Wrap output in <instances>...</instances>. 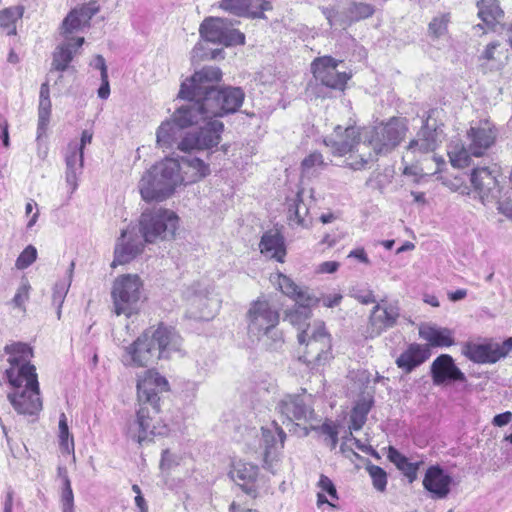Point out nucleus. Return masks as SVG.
<instances>
[{"label":"nucleus","instance_id":"f257e3e1","mask_svg":"<svg viewBox=\"0 0 512 512\" xmlns=\"http://www.w3.org/2000/svg\"><path fill=\"white\" fill-rule=\"evenodd\" d=\"M222 79V71L215 66H205L182 82L178 97L188 103L178 108V119L183 124L197 119L233 114L242 106L245 93L240 87L216 88Z\"/></svg>","mask_w":512,"mask_h":512},{"label":"nucleus","instance_id":"f03ea898","mask_svg":"<svg viewBox=\"0 0 512 512\" xmlns=\"http://www.w3.org/2000/svg\"><path fill=\"white\" fill-rule=\"evenodd\" d=\"M8 367L3 378L10 391L7 399L13 409L21 415H37L42 410V399L36 367L31 363L32 348L22 342H13L4 347Z\"/></svg>","mask_w":512,"mask_h":512},{"label":"nucleus","instance_id":"7ed1b4c3","mask_svg":"<svg viewBox=\"0 0 512 512\" xmlns=\"http://www.w3.org/2000/svg\"><path fill=\"white\" fill-rule=\"evenodd\" d=\"M168 388L167 379L155 370H146L138 377L137 395L141 404L136 417L128 423V437L141 444L151 441L154 436L168 434V426L156 418L159 413L158 394Z\"/></svg>","mask_w":512,"mask_h":512},{"label":"nucleus","instance_id":"20e7f679","mask_svg":"<svg viewBox=\"0 0 512 512\" xmlns=\"http://www.w3.org/2000/svg\"><path fill=\"white\" fill-rule=\"evenodd\" d=\"M183 339L175 328L159 324L144 330L132 343L124 347L121 362L126 367H148L174 354L183 356Z\"/></svg>","mask_w":512,"mask_h":512},{"label":"nucleus","instance_id":"39448f33","mask_svg":"<svg viewBox=\"0 0 512 512\" xmlns=\"http://www.w3.org/2000/svg\"><path fill=\"white\" fill-rule=\"evenodd\" d=\"M245 320L247 335L251 340L264 338L267 349L277 351L284 345L283 332L278 328L279 309L265 297H258L249 304Z\"/></svg>","mask_w":512,"mask_h":512},{"label":"nucleus","instance_id":"423d86ee","mask_svg":"<svg viewBox=\"0 0 512 512\" xmlns=\"http://www.w3.org/2000/svg\"><path fill=\"white\" fill-rule=\"evenodd\" d=\"M182 184L178 159L166 157L142 174L138 189L144 201L162 202L170 198Z\"/></svg>","mask_w":512,"mask_h":512},{"label":"nucleus","instance_id":"0eeeda50","mask_svg":"<svg viewBox=\"0 0 512 512\" xmlns=\"http://www.w3.org/2000/svg\"><path fill=\"white\" fill-rule=\"evenodd\" d=\"M360 128L348 126L343 128L338 125L334 131L324 138V144L330 148L335 156H346L344 166L354 171L362 170L371 161V153L366 154L362 150L366 148V141L361 143Z\"/></svg>","mask_w":512,"mask_h":512},{"label":"nucleus","instance_id":"6e6552de","mask_svg":"<svg viewBox=\"0 0 512 512\" xmlns=\"http://www.w3.org/2000/svg\"><path fill=\"white\" fill-rule=\"evenodd\" d=\"M298 341L305 346L300 360L313 370L325 366L333 358L331 336L321 322L307 325L306 329L299 332Z\"/></svg>","mask_w":512,"mask_h":512},{"label":"nucleus","instance_id":"1a4fd4ad","mask_svg":"<svg viewBox=\"0 0 512 512\" xmlns=\"http://www.w3.org/2000/svg\"><path fill=\"white\" fill-rule=\"evenodd\" d=\"M467 138L470 140L468 148L462 147L458 152L450 153V165L455 168L469 166L471 156H483L494 145L497 130L488 119L480 120L471 124Z\"/></svg>","mask_w":512,"mask_h":512},{"label":"nucleus","instance_id":"9d476101","mask_svg":"<svg viewBox=\"0 0 512 512\" xmlns=\"http://www.w3.org/2000/svg\"><path fill=\"white\" fill-rule=\"evenodd\" d=\"M174 118L181 127L199 126L198 131L185 133L179 146L181 152L190 153L194 150H211L220 143L224 124L216 116L203 117L197 119L196 122L183 124L178 119L177 109L174 112Z\"/></svg>","mask_w":512,"mask_h":512},{"label":"nucleus","instance_id":"9b49d317","mask_svg":"<svg viewBox=\"0 0 512 512\" xmlns=\"http://www.w3.org/2000/svg\"><path fill=\"white\" fill-rule=\"evenodd\" d=\"M179 218L169 209L152 208L145 210L139 219V232L146 243L170 240L178 228Z\"/></svg>","mask_w":512,"mask_h":512},{"label":"nucleus","instance_id":"f8f14e48","mask_svg":"<svg viewBox=\"0 0 512 512\" xmlns=\"http://www.w3.org/2000/svg\"><path fill=\"white\" fill-rule=\"evenodd\" d=\"M406 131L407 126L403 119L392 118L367 132L366 147H371L377 155L387 154L399 145Z\"/></svg>","mask_w":512,"mask_h":512},{"label":"nucleus","instance_id":"ddd939ff","mask_svg":"<svg viewBox=\"0 0 512 512\" xmlns=\"http://www.w3.org/2000/svg\"><path fill=\"white\" fill-rule=\"evenodd\" d=\"M143 283L138 275L119 276L113 284L112 298L117 315H132L138 309Z\"/></svg>","mask_w":512,"mask_h":512},{"label":"nucleus","instance_id":"4468645a","mask_svg":"<svg viewBox=\"0 0 512 512\" xmlns=\"http://www.w3.org/2000/svg\"><path fill=\"white\" fill-rule=\"evenodd\" d=\"M189 317L195 320H211L220 308V299L209 285L195 283L185 292Z\"/></svg>","mask_w":512,"mask_h":512},{"label":"nucleus","instance_id":"2eb2a0df","mask_svg":"<svg viewBox=\"0 0 512 512\" xmlns=\"http://www.w3.org/2000/svg\"><path fill=\"white\" fill-rule=\"evenodd\" d=\"M277 409L282 416V423L287 426L290 432L298 433L299 428L301 436L309 434L307 427H300V424L295 423L296 421L308 422L314 415V410L305 403L303 397L287 395L279 401Z\"/></svg>","mask_w":512,"mask_h":512},{"label":"nucleus","instance_id":"dca6fc26","mask_svg":"<svg viewBox=\"0 0 512 512\" xmlns=\"http://www.w3.org/2000/svg\"><path fill=\"white\" fill-rule=\"evenodd\" d=\"M512 350V337L502 343L492 339L468 342L463 347V354L478 364H494L504 358Z\"/></svg>","mask_w":512,"mask_h":512},{"label":"nucleus","instance_id":"f3484780","mask_svg":"<svg viewBox=\"0 0 512 512\" xmlns=\"http://www.w3.org/2000/svg\"><path fill=\"white\" fill-rule=\"evenodd\" d=\"M341 63V60H336L331 56H323L312 62L311 70L315 79L322 85L343 91L352 74L351 72L338 71L337 67Z\"/></svg>","mask_w":512,"mask_h":512},{"label":"nucleus","instance_id":"a211bd4d","mask_svg":"<svg viewBox=\"0 0 512 512\" xmlns=\"http://www.w3.org/2000/svg\"><path fill=\"white\" fill-rule=\"evenodd\" d=\"M145 243L136 226L129 225L126 229H123L115 244L112 266L131 262L143 252Z\"/></svg>","mask_w":512,"mask_h":512},{"label":"nucleus","instance_id":"6ab92c4d","mask_svg":"<svg viewBox=\"0 0 512 512\" xmlns=\"http://www.w3.org/2000/svg\"><path fill=\"white\" fill-rule=\"evenodd\" d=\"M201 38L193 48V58H223V50L216 45L222 44L226 47L243 45L245 34H200Z\"/></svg>","mask_w":512,"mask_h":512},{"label":"nucleus","instance_id":"aec40b11","mask_svg":"<svg viewBox=\"0 0 512 512\" xmlns=\"http://www.w3.org/2000/svg\"><path fill=\"white\" fill-rule=\"evenodd\" d=\"M499 168L496 165L476 167L470 175V183L483 204L497 198L499 192Z\"/></svg>","mask_w":512,"mask_h":512},{"label":"nucleus","instance_id":"412c9836","mask_svg":"<svg viewBox=\"0 0 512 512\" xmlns=\"http://www.w3.org/2000/svg\"><path fill=\"white\" fill-rule=\"evenodd\" d=\"M273 426L274 430L262 428V440L264 447V467L275 474L284 448L286 434L275 421L273 422Z\"/></svg>","mask_w":512,"mask_h":512},{"label":"nucleus","instance_id":"4be33fe9","mask_svg":"<svg viewBox=\"0 0 512 512\" xmlns=\"http://www.w3.org/2000/svg\"><path fill=\"white\" fill-rule=\"evenodd\" d=\"M400 316V309L397 302L382 300L377 303L369 317V337L379 336L382 332L396 325Z\"/></svg>","mask_w":512,"mask_h":512},{"label":"nucleus","instance_id":"5701e85b","mask_svg":"<svg viewBox=\"0 0 512 512\" xmlns=\"http://www.w3.org/2000/svg\"><path fill=\"white\" fill-rule=\"evenodd\" d=\"M478 8V16L481 19V23L478 27L483 30H507L512 32V24L506 28L503 23L504 12L500 8L497 0H476Z\"/></svg>","mask_w":512,"mask_h":512},{"label":"nucleus","instance_id":"b1692460","mask_svg":"<svg viewBox=\"0 0 512 512\" xmlns=\"http://www.w3.org/2000/svg\"><path fill=\"white\" fill-rule=\"evenodd\" d=\"M220 8L235 16L247 18H263L264 12L272 9L267 0H221Z\"/></svg>","mask_w":512,"mask_h":512},{"label":"nucleus","instance_id":"393cba45","mask_svg":"<svg viewBox=\"0 0 512 512\" xmlns=\"http://www.w3.org/2000/svg\"><path fill=\"white\" fill-rule=\"evenodd\" d=\"M84 43L83 37L67 38L64 42L59 44L53 54L50 74L54 71L63 73L69 67V64L77 54L78 50Z\"/></svg>","mask_w":512,"mask_h":512},{"label":"nucleus","instance_id":"a878e982","mask_svg":"<svg viewBox=\"0 0 512 512\" xmlns=\"http://www.w3.org/2000/svg\"><path fill=\"white\" fill-rule=\"evenodd\" d=\"M258 473V466L252 463L238 461L233 464L229 475L245 493L252 495L257 491L256 481Z\"/></svg>","mask_w":512,"mask_h":512},{"label":"nucleus","instance_id":"bb28decb","mask_svg":"<svg viewBox=\"0 0 512 512\" xmlns=\"http://www.w3.org/2000/svg\"><path fill=\"white\" fill-rule=\"evenodd\" d=\"M182 185H189L204 179L210 174V166L202 159L194 156H184L178 159Z\"/></svg>","mask_w":512,"mask_h":512},{"label":"nucleus","instance_id":"cd10ccee","mask_svg":"<svg viewBox=\"0 0 512 512\" xmlns=\"http://www.w3.org/2000/svg\"><path fill=\"white\" fill-rule=\"evenodd\" d=\"M65 180L70 187V192L74 193L78 188V180L83 172L84 154L79 152L75 145H68L65 153Z\"/></svg>","mask_w":512,"mask_h":512},{"label":"nucleus","instance_id":"c85d7f7f","mask_svg":"<svg viewBox=\"0 0 512 512\" xmlns=\"http://www.w3.org/2000/svg\"><path fill=\"white\" fill-rule=\"evenodd\" d=\"M183 128L175 121L174 117L172 121L162 122L156 132L157 146L163 150L176 148L180 151V142L185 136Z\"/></svg>","mask_w":512,"mask_h":512},{"label":"nucleus","instance_id":"c756f323","mask_svg":"<svg viewBox=\"0 0 512 512\" xmlns=\"http://www.w3.org/2000/svg\"><path fill=\"white\" fill-rule=\"evenodd\" d=\"M373 13L374 7L372 5L362 2H354L341 10H337L336 12H328L326 17L330 23L341 21L346 24L368 18Z\"/></svg>","mask_w":512,"mask_h":512},{"label":"nucleus","instance_id":"7c9ffc66","mask_svg":"<svg viewBox=\"0 0 512 512\" xmlns=\"http://www.w3.org/2000/svg\"><path fill=\"white\" fill-rule=\"evenodd\" d=\"M99 9L100 6L96 0H92L79 8L73 9L63 20L64 32H72V30L85 28Z\"/></svg>","mask_w":512,"mask_h":512},{"label":"nucleus","instance_id":"2f4dec72","mask_svg":"<svg viewBox=\"0 0 512 512\" xmlns=\"http://www.w3.org/2000/svg\"><path fill=\"white\" fill-rule=\"evenodd\" d=\"M430 357V350L427 346L420 344H411L409 347L397 358V366L410 373L413 369L424 363Z\"/></svg>","mask_w":512,"mask_h":512},{"label":"nucleus","instance_id":"473e14b6","mask_svg":"<svg viewBox=\"0 0 512 512\" xmlns=\"http://www.w3.org/2000/svg\"><path fill=\"white\" fill-rule=\"evenodd\" d=\"M275 282L283 294L297 301L308 304H319V299L308 288L298 286L291 278L283 274H277Z\"/></svg>","mask_w":512,"mask_h":512},{"label":"nucleus","instance_id":"72a5a7b5","mask_svg":"<svg viewBox=\"0 0 512 512\" xmlns=\"http://www.w3.org/2000/svg\"><path fill=\"white\" fill-rule=\"evenodd\" d=\"M260 252L278 262H283L286 255V248L283 236L278 231H267L261 237L259 244Z\"/></svg>","mask_w":512,"mask_h":512},{"label":"nucleus","instance_id":"f704fd0d","mask_svg":"<svg viewBox=\"0 0 512 512\" xmlns=\"http://www.w3.org/2000/svg\"><path fill=\"white\" fill-rule=\"evenodd\" d=\"M423 486L434 498H444L448 494V476L438 466H431L426 471Z\"/></svg>","mask_w":512,"mask_h":512},{"label":"nucleus","instance_id":"c9c22d12","mask_svg":"<svg viewBox=\"0 0 512 512\" xmlns=\"http://www.w3.org/2000/svg\"><path fill=\"white\" fill-rule=\"evenodd\" d=\"M431 116L428 117L426 124L423 129L418 133L417 137L410 141L408 145V152L416 154H426L434 151L437 146L436 142V129L434 131L429 130Z\"/></svg>","mask_w":512,"mask_h":512},{"label":"nucleus","instance_id":"e433bc0d","mask_svg":"<svg viewBox=\"0 0 512 512\" xmlns=\"http://www.w3.org/2000/svg\"><path fill=\"white\" fill-rule=\"evenodd\" d=\"M483 65L489 70H501L509 60L508 50L499 43L489 44L483 53Z\"/></svg>","mask_w":512,"mask_h":512},{"label":"nucleus","instance_id":"4c0bfd02","mask_svg":"<svg viewBox=\"0 0 512 512\" xmlns=\"http://www.w3.org/2000/svg\"><path fill=\"white\" fill-rule=\"evenodd\" d=\"M287 205L290 225L307 227L308 224L305 217L308 214V207L303 202L302 191L297 192L293 198H288Z\"/></svg>","mask_w":512,"mask_h":512},{"label":"nucleus","instance_id":"58836bf2","mask_svg":"<svg viewBox=\"0 0 512 512\" xmlns=\"http://www.w3.org/2000/svg\"><path fill=\"white\" fill-rule=\"evenodd\" d=\"M419 335L431 346H448V332L446 329H440L437 326L431 324H422L419 327Z\"/></svg>","mask_w":512,"mask_h":512},{"label":"nucleus","instance_id":"ea45409f","mask_svg":"<svg viewBox=\"0 0 512 512\" xmlns=\"http://www.w3.org/2000/svg\"><path fill=\"white\" fill-rule=\"evenodd\" d=\"M25 8L15 5L0 10V28L7 32H17V23L22 19Z\"/></svg>","mask_w":512,"mask_h":512},{"label":"nucleus","instance_id":"a19ab883","mask_svg":"<svg viewBox=\"0 0 512 512\" xmlns=\"http://www.w3.org/2000/svg\"><path fill=\"white\" fill-rule=\"evenodd\" d=\"M73 269L74 263L72 262L70 264L67 277L57 281L53 288L52 304L57 308L58 319L61 318V308L71 285Z\"/></svg>","mask_w":512,"mask_h":512},{"label":"nucleus","instance_id":"79ce46f5","mask_svg":"<svg viewBox=\"0 0 512 512\" xmlns=\"http://www.w3.org/2000/svg\"><path fill=\"white\" fill-rule=\"evenodd\" d=\"M316 305L317 304H308L304 301H297L295 307L287 312L286 318L293 326H296L300 330L311 318V308Z\"/></svg>","mask_w":512,"mask_h":512},{"label":"nucleus","instance_id":"37998d69","mask_svg":"<svg viewBox=\"0 0 512 512\" xmlns=\"http://www.w3.org/2000/svg\"><path fill=\"white\" fill-rule=\"evenodd\" d=\"M235 21L224 17H207L201 23L199 32H239L233 26Z\"/></svg>","mask_w":512,"mask_h":512},{"label":"nucleus","instance_id":"c03bdc74","mask_svg":"<svg viewBox=\"0 0 512 512\" xmlns=\"http://www.w3.org/2000/svg\"><path fill=\"white\" fill-rule=\"evenodd\" d=\"M327 166L323 155L320 152H312L301 162V172L304 177L317 175Z\"/></svg>","mask_w":512,"mask_h":512},{"label":"nucleus","instance_id":"a18cd8bd","mask_svg":"<svg viewBox=\"0 0 512 512\" xmlns=\"http://www.w3.org/2000/svg\"><path fill=\"white\" fill-rule=\"evenodd\" d=\"M371 409L369 402L362 401L358 402L352 409L350 415L349 429L351 431H359L364 426L367 415Z\"/></svg>","mask_w":512,"mask_h":512},{"label":"nucleus","instance_id":"49530a36","mask_svg":"<svg viewBox=\"0 0 512 512\" xmlns=\"http://www.w3.org/2000/svg\"><path fill=\"white\" fill-rule=\"evenodd\" d=\"M59 447L62 453L74 454V439L69 432L67 418L64 413L59 417Z\"/></svg>","mask_w":512,"mask_h":512},{"label":"nucleus","instance_id":"de8ad7c7","mask_svg":"<svg viewBox=\"0 0 512 512\" xmlns=\"http://www.w3.org/2000/svg\"><path fill=\"white\" fill-rule=\"evenodd\" d=\"M51 115L50 99H39L38 107V124H37V140L43 137L47 131Z\"/></svg>","mask_w":512,"mask_h":512},{"label":"nucleus","instance_id":"09e8293b","mask_svg":"<svg viewBox=\"0 0 512 512\" xmlns=\"http://www.w3.org/2000/svg\"><path fill=\"white\" fill-rule=\"evenodd\" d=\"M431 373L436 385L443 384L448 379V354H442L434 360Z\"/></svg>","mask_w":512,"mask_h":512},{"label":"nucleus","instance_id":"8fccbe9b","mask_svg":"<svg viewBox=\"0 0 512 512\" xmlns=\"http://www.w3.org/2000/svg\"><path fill=\"white\" fill-rule=\"evenodd\" d=\"M31 285L26 278H23L19 287L16 290L14 297L10 304L13 308H17L22 312H26V303L30 297Z\"/></svg>","mask_w":512,"mask_h":512},{"label":"nucleus","instance_id":"3c124183","mask_svg":"<svg viewBox=\"0 0 512 512\" xmlns=\"http://www.w3.org/2000/svg\"><path fill=\"white\" fill-rule=\"evenodd\" d=\"M367 471L372 479L374 488L380 492L385 491L387 486V474L385 470L377 465H368Z\"/></svg>","mask_w":512,"mask_h":512},{"label":"nucleus","instance_id":"603ef678","mask_svg":"<svg viewBox=\"0 0 512 512\" xmlns=\"http://www.w3.org/2000/svg\"><path fill=\"white\" fill-rule=\"evenodd\" d=\"M37 258V250L33 245H28L18 256L15 266L19 270H24L32 265Z\"/></svg>","mask_w":512,"mask_h":512},{"label":"nucleus","instance_id":"864d4df0","mask_svg":"<svg viewBox=\"0 0 512 512\" xmlns=\"http://www.w3.org/2000/svg\"><path fill=\"white\" fill-rule=\"evenodd\" d=\"M60 503L62 512H75L74 494L70 481L65 480V485H62Z\"/></svg>","mask_w":512,"mask_h":512},{"label":"nucleus","instance_id":"5fc2aeb1","mask_svg":"<svg viewBox=\"0 0 512 512\" xmlns=\"http://www.w3.org/2000/svg\"><path fill=\"white\" fill-rule=\"evenodd\" d=\"M319 430L322 434L327 436V444L330 446V449L333 450L336 448L338 444V428L337 425L333 422H325L320 427Z\"/></svg>","mask_w":512,"mask_h":512},{"label":"nucleus","instance_id":"6e6d98bb","mask_svg":"<svg viewBox=\"0 0 512 512\" xmlns=\"http://www.w3.org/2000/svg\"><path fill=\"white\" fill-rule=\"evenodd\" d=\"M318 487L320 489V492L327 493L333 500H338V494L336 487L332 480L327 477L326 475L321 474L319 481H318Z\"/></svg>","mask_w":512,"mask_h":512},{"label":"nucleus","instance_id":"4d7b16f0","mask_svg":"<svg viewBox=\"0 0 512 512\" xmlns=\"http://www.w3.org/2000/svg\"><path fill=\"white\" fill-rule=\"evenodd\" d=\"M421 464L422 462H410L408 460L398 469L408 479L409 483H412L417 479V472Z\"/></svg>","mask_w":512,"mask_h":512},{"label":"nucleus","instance_id":"13d9d810","mask_svg":"<svg viewBox=\"0 0 512 512\" xmlns=\"http://www.w3.org/2000/svg\"><path fill=\"white\" fill-rule=\"evenodd\" d=\"M466 175L454 176L453 180H450V191H459L461 194H469L470 186L466 185Z\"/></svg>","mask_w":512,"mask_h":512},{"label":"nucleus","instance_id":"bf43d9fd","mask_svg":"<svg viewBox=\"0 0 512 512\" xmlns=\"http://www.w3.org/2000/svg\"><path fill=\"white\" fill-rule=\"evenodd\" d=\"M179 457L175 454H172L169 450H164L162 452L160 467L162 470L170 469L175 465L179 464Z\"/></svg>","mask_w":512,"mask_h":512},{"label":"nucleus","instance_id":"052dcab7","mask_svg":"<svg viewBox=\"0 0 512 512\" xmlns=\"http://www.w3.org/2000/svg\"><path fill=\"white\" fill-rule=\"evenodd\" d=\"M93 139V132L91 130H83L81 133L80 141H71L68 145H75L79 148V152L84 154V149L87 145L91 144Z\"/></svg>","mask_w":512,"mask_h":512},{"label":"nucleus","instance_id":"680f3d73","mask_svg":"<svg viewBox=\"0 0 512 512\" xmlns=\"http://www.w3.org/2000/svg\"><path fill=\"white\" fill-rule=\"evenodd\" d=\"M322 303L323 306L327 308H333L338 306L341 303L343 296L340 293L323 295L322 297H317Z\"/></svg>","mask_w":512,"mask_h":512},{"label":"nucleus","instance_id":"e2e57ef3","mask_svg":"<svg viewBox=\"0 0 512 512\" xmlns=\"http://www.w3.org/2000/svg\"><path fill=\"white\" fill-rule=\"evenodd\" d=\"M388 458L397 468H400V466L409 460L405 455L392 446L388 449Z\"/></svg>","mask_w":512,"mask_h":512},{"label":"nucleus","instance_id":"0e129e2a","mask_svg":"<svg viewBox=\"0 0 512 512\" xmlns=\"http://www.w3.org/2000/svg\"><path fill=\"white\" fill-rule=\"evenodd\" d=\"M90 65L93 68L100 70L101 78H105L108 75L106 61L102 55H96L90 62Z\"/></svg>","mask_w":512,"mask_h":512},{"label":"nucleus","instance_id":"69168bd1","mask_svg":"<svg viewBox=\"0 0 512 512\" xmlns=\"http://www.w3.org/2000/svg\"><path fill=\"white\" fill-rule=\"evenodd\" d=\"M512 421V412L506 411L504 413L497 414L492 419V424L496 427H504Z\"/></svg>","mask_w":512,"mask_h":512},{"label":"nucleus","instance_id":"338daca9","mask_svg":"<svg viewBox=\"0 0 512 512\" xmlns=\"http://www.w3.org/2000/svg\"><path fill=\"white\" fill-rule=\"evenodd\" d=\"M339 266L340 265L337 261H325L319 264L317 272L322 274H332L338 270Z\"/></svg>","mask_w":512,"mask_h":512},{"label":"nucleus","instance_id":"774afa93","mask_svg":"<svg viewBox=\"0 0 512 512\" xmlns=\"http://www.w3.org/2000/svg\"><path fill=\"white\" fill-rule=\"evenodd\" d=\"M348 258H354L365 265H370V260L368 258V255H367L366 251L364 250V248H362V247L356 248V249L350 251L348 254Z\"/></svg>","mask_w":512,"mask_h":512}]
</instances>
